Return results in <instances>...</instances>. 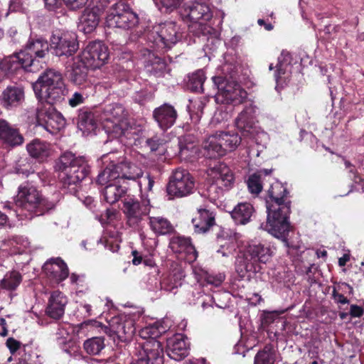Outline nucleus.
Instances as JSON below:
<instances>
[{
	"mask_svg": "<svg viewBox=\"0 0 364 364\" xmlns=\"http://www.w3.org/2000/svg\"><path fill=\"white\" fill-rule=\"evenodd\" d=\"M272 257L269 247L260 242H250L240 247L235 260V269L240 277H250L259 272L260 264L267 263Z\"/></svg>",
	"mask_w": 364,
	"mask_h": 364,
	"instance_id": "nucleus-4",
	"label": "nucleus"
},
{
	"mask_svg": "<svg viewBox=\"0 0 364 364\" xmlns=\"http://www.w3.org/2000/svg\"><path fill=\"white\" fill-rule=\"evenodd\" d=\"M108 58V47H85L77 55V58L91 69L100 68Z\"/></svg>",
	"mask_w": 364,
	"mask_h": 364,
	"instance_id": "nucleus-18",
	"label": "nucleus"
},
{
	"mask_svg": "<svg viewBox=\"0 0 364 364\" xmlns=\"http://www.w3.org/2000/svg\"><path fill=\"white\" fill-rule=\"evenodd\" d=\"M168 141V136L162 134L161 136L156 135L152 138L146 140V144L149 146L151 151H159V154H164L166 151V144Z\"/></svg>",
	"mask_w": 364,
	"mask_h": 364,
	"instance_id": "nucleus-45",
	"label": "nucleus"
},
{
	"mask_svg": "<svg viewBox=\"0 0 364 364\" xmlns=\"http://www.w3.org/2000/svg\"><path fill=\"white\" fill-rule=\"evenodd\" d=\"M90 67L77 58L70 73L69 79L71 82L77 86L84 85L87 81V73Z\"/></svg>",
	"mask_w": 364,
	"mask_h": 364,
	"instance_id": "nucleus-35",
	"label": "nucleus"
},
{
	"mask_svg": "<svg viewBox=\"0 0 364 364\" xmlns=\"http://www.w3.org/2000/svg\"><path fill=\"white\" fill-rule=\"evenodd\" d=\"M114 154H108L103 156V160H111L110 164L99 173L97 182L106 183L108 181H112L121 179H127L134 181L142 176L141 169L126 159L122 160L120 162L115 163L113 160Z\"/></svg>",
	"mask_w": 364,
	"mask_h": 364,
	"instance_id": "nucleus-8",
	"label": "nucleus"
},
{
	"mask_svg": "<svg viewBox=\"0 0 364 364\" xmlns=\"http://www.w3.org/2000/svg\"><path fill=\"white\" fill-rule=\"evenodd\" d=\"M243 136L251 137L255 144L258 146H260L262 149L266 147V145L269 141L268 134L257 127H255L254 129H252V132L245 133V134H243Z\"/></svg>",
	"mask_w": 364,
	"mask_h": 364,
	"instance_id": "nucleus-47",
	"label": "nucleus"
},
{
	"mask_svg": "<svg viewBox=\"0 0 364 364\" xmlns=\"http://www.w3.org/2000/svg\"><path fill=\"white\" fill-rule=\"evenodd\" d=\"M332 296L334 301L340 304H346L349 303V300L341 293H339L336 288L333 289Z\"/></svg>",
	"mask_w": 364,
	"mask_h": 364,
	"instance_id": "nucleus-60",
	"label": "nucleus"
},
{
	"mask_svg": "<svg viewBox=\"0 0 364 364\" xmlns=\"http://www.w3.org/2000/svg\"><path fill=\"white\" fill-rule=\"evenodd\" d=\"M105 10L100 2L86 8L80 18L79 27L85 33H92L97 26L100 16Z\"/></svg>",
	"mask_w": 364,
	"mask_h": 364,
	"instance_id": "nucleus-19",
	"label": "nucleus"
},
{
	"mask_svg": "<svg viewBox=\"0 0 364 364\" xmlns=\"http://www.w3.org/2000/svg\"><path fill=\"white\" fill-rule=\"evenodd\" d=\"M204 104L200 100H195L188 107L190 117L194 123H198L203 114Z\"/></svg>",
	"mask_w": 364,
	"mask_h": 364,
	"instance_id": "nucleus-48",
	"label": "nucleus"
},
{
	"mask_svg": "<svg viewBox=\"0 0 364 364\" xmlns=\"http://www.w3.org/2000/svg\"><path fill=\"white\" fill-rule=\"evenodd\" d=\"M30 247L28 238L21 235H14L0 242V255H21L26 252Z\"/></svg>",
	"mask_w": 364,
	"mask_h": 364,
	"instance_id": "nucleus-22",
	"label": "nucleus"
},
{
	"mask_svg": "<svg viewBox=\"0 0 364 364\" xmlns=\"http://www.w3.org/2000/svg\"><path fill=\"white\" fill-rule=\"evenodd\" d=\"M6 346L11 352H14L19 348V343L14 338H9L6 341Z\"/></svg>",
	"mask_w": 364,
	"mask_h": 364,
	"instance_id": "nucleus-62",
	"label": "nucleus"
},
{
	"mask_svg": "<svg viewBox=\"0 0 364 364\" xmlns=\"http://www.w3.org/2000/svg\"><path fill=\"white\" fill-rule=\"evenodd\" d=\"M103 126L106 132L113 134L114 137L124 136L129 140L135 139V132L132 127L128 126L124 108L121 105L114 104L105 109Z\"/></svg>",
	"mask_w": 364,
	"mask_h": 364,
	"instance_id": "nucleus-11",
	"label": "nucleus"
},
{
	"mask_svg": "<svg viewBox=\"0 0 364 364\" xmlns=\"http://www.w3.org/2000/svg\"><path fill=\"white\" fill-rule=\"evenodd\" d=\"M139 21L138 15L127 4L119 1L109 9L105 23L109 28L130 29L137 26Z\"/></svg>",
	"mask_w": 364,
	"mask_h": 364,
	"instance_id": "nucleus-12",
	"label": "nucleus"
},
{
	"mask_svg": "<svg viewBox=\"0 0 364 364\" xmlns=\"http://www.w3.org/2000/svg\"><path fill=\"white\" fill-rule=\"evenodd\" d=\"M205 80V73L203 70H198L189 77V87L196 92L203 91V83Z\"/></svg>",
	"mask_w": 364,
	"mask_h": 364,
	"instance_id": "nucleus-46",
	"label": "nucleus"
},
{
	"mask_svg": "<svg viewBox=\"0 0 364 364\" xmlns=\"http://www.w3.org/2000/svg\"><path fill=\"white\" fill-rule=\"evenodd\" d=\"M23 0H10L9 9L12 11H16L21 9Z\"/></svg>",
	"mask_w": 364,
	"mask_h": 364,
	"instance_id": "nucleus-63",
	"label": "nucleus"
},
{
	"mask_svg": "<svg viewBox=\"0 0 364 364\" xmlns=\"http://www.w3.org/2000/svg\"><path fill=\"white\" fill-rule=\"evenodd\" d=\"M65 333V331L63 330H59L58 334L61 335V337H58L57 341L58 343V345L60 346L62 350L71 355L72 351L70 350V346L73 345V343L71 342V339L68 335H67L66 337H64V334Z\"/></svg>",
	"mask_w": 364,
	"mask_h": 364,
	"instance_id": "nucleus-52",
	"label": "nucleus"
},
{
	"mask_svg": "<svg viewBox=\"0 0 364 364\" xmlns=\"http://www.w3.org/2000/svg\"><path fill=\"white\" fill-rule=\"evenodd\" d=\"M364 314L363 309L358 305L352 304L350 309V315L353 318H360Z\"/></svg>",
	"mask_w": 364,
	"mask_h": 364,
	"instance_id": "nucleus-61",
	"label": "nucleus"
},
{
	"mask_svg": "<svg viewBox=\"0 0 364 364\" xmlns=\"http://www.w3.org/2000/svg\"><path fill=\"white\" fill-rule=\"evenodd\" d=\"M99 242L102 243L105 247L112 252H116L119 249V245L117 241H114L112 239H100Z\"/></svg>",
	"mask_w": 364,
	"mask_h": 364,
	"instance_id": "nucleus-56",
	"label": "nucleus"
},
{
	"mask_svg": "<svg viewBox=\"0 0 364 364\" xmlns=\"http://www.w3.org/2000/svg\"><path fill=\"white\" fill-rule=\"evenodd\" d=\"M182 34L178 32L176 25L173 22H166L154 27L146 34L149 43L153 46H171L180 41Z\"/></svg>",
	"mask_w": 364,
	"mask_h": 364,
	"instance_id": "nucleus-16",
	"label": "nucleus"
},
{
	"mask_svg": "<svg viewBox=\"0 0 364 364\" xmlns=\"http://www.w3.org/2000/svg\"><path fill=\"white\" fill-rule=\"evenodd\" d=\"M22 281L21 274L17 271L7 272L0 282V289L8 291H15Z\"/></svg>",
	"mask_w": 364,
	"mask_h": 364,
	"instance_id": "nucleus-40",
	"label": "nucleus"
},
{
	"mask_svg": "<svg viewBox=\"0 0 364 364\" xmlns=\"http://www.w3.org/2000/svg\"><path fill=\"white\" fill-rule=\"evenodd\" d=\"M210 185L207 188L211 200L219 198L225 191L231 189L235 184V175L230 168L224 163L218 162L208 170Z\"/></svg>",
	"mask_w": 364,
	"mask_h": 364,
	"instance_id": "nucleus-9",
	"label": "nucleus"
},
{
	"mask_svg": "<svg viewBox=\"0 0 364 364\" xmlns=\"http://www.w3.org/2000/svg\"><path fill=\"white\" fill-rule=\"evenodd\" d=\"M85 97L80 92H75L72 97L69 99V105L72 107H77L84 102Z\"/></svg>",
	"mask_w": 364,
	"mask_h": 364,
	"instance_id": "nucleus-58",
	"label": "nucleus"
},
{
	"mask_svg": "<svg viewBox=\"0 0 364 364\" xmlns=\"http://www.w3.org/2000/svg\"><path fill=\"white\" fill-rule=\"evenodd\" d=\"M43 269L48 278L57 284L64 281L69 275L66 263L60 257L48 259L43 266Z\"/></svg>",
	"mask_w": 364,
	"mask_h": 364,
	"instance_id": "nucleus-21",
	"label": "nucleus"
},
{
	"mask_svg": "<svg viewBox=\"0 0 364 364\" xmlns=\"http://www.w3.org/2000/svg\"><path fill=\"white\" fill-rule=\"evenodd\" d=\"M178 146L180 155L181 157H191L193 154L196 152V146L191 136H184L178 139Z\"/></svg>",
	"mask_w": 364,
	"mask_h": 364,
	"instance_id": "nucleus-43",
	"label": "nucleus"
},
{
	"mask_svg": "<svg viewBox=\"0 0 364 364\" xmlns=\"http://www.w3.org/2000/svg\"><path fill=\"white\" fill-rule=\"evenodd\" d=\"M257 107L252 102H245L244 108L235 119V125L242 134L252 131L255 126Z\"/></svg>",
	"mask_w": 364,
	"mask_h": 364,
	"instance_id": "nucleus-20",
	"label": "nucleus"
},
{
	"mask_svg": "<svg viewBox=\"0 0 364 364\" xmlns=\"http://www.w3.org/2000/svg\"><path fill=\"white\" fill-rule=\"evenodd\" d=\"M55 103L41 102L36 111L37 124L51 134H55L65 126V119L53 107Z\"/></svg>",
	"mask_w": 364,
	"mask_h": 364,
	"instance_id": "nucleus-13",
	"label": "nucleus"
},
{
	"mask_svg": "<svg viewBox=\"0 0 364 364\" xmlns=\"http://www.w3.org/2000/svg\"><path fill=\"white\" fill-rule=\"evenodd\" d=\"M107 321L108 326L105 327V332L109 336L116 335L121 341H128L135 333L134 320L127 315L119 314Z\"/></svg>",
	"mask_w": 364,
	"mask_h": 364,
	"instance_id": "nucleus-17",
	"label": "nucleus"
},
{
	"mask_svg": "<svg viewBox=\"0 0 364 364\" xmlns=\"http://www.w3.org/2000/svg\"><path fill=\"white\" fill-rule=\"evenodd\" d=\"M154 184V180L149 174H147L146 176L143 177L142 179L139 182V186L141 193H143L144 191H151Z\"/></svg>",
	"mask_w": 364,
	"mask_h": 364,
	"instance_id": "nucleus-53",
	"label": "nucleus"
},
{
	"mask_svg": "<svg viewBox=\"0 0 364 364\" xmlns=\"http://www.w3.org/2000/svg\"><path fill=\"white\" fill-rule=\"evenodd\" d=\"M149 225L156 234L165 235L171 232L173 228L170 222L163 217H150Z\"/></svg>",
	"mask_w": 364,
	"mask_h": 364,
	"instance_id": "nucleus-41",
	"label": "nucleus"
},
{
	"mask_svg": "<svg viewBox=\"0 0 364 364\" xmlns=\"http://www.w3.org/2000/svg\"><path fill=\"white\" fill-rule=\"evenodd\" d=\"M185 274L178 265L172 266L170 271L164 274L160 282L161 289L175 294L174 290L181 286Z\"/></svg>",
	"mask_w": 364,
	"mask_h": 364,
	"instance_id": "nucleus-28",
	"label": "nucleus"
},
{
	"mask_svg": "<svg viewBox=\"0 0 364 364\" xmlns=\"http://www.w3.org/2000/svg\"><path fill=\"white\" fill-rule=\"evenodd\" d=\"M292 62L293 58L290 53L287 50H283L278 58V63L276 65L277 70L274 73L277 87L287 84L291 74Z\"/></svg>",
	"mask_w": 364,
	"mask_h": 364,
	"instance_id": "nucleus-26",
	"label": "nucleus"
},
{
	"mask_svg": "<svg viewBox=\"0 0 364 364\" xmlns=\"http://www.w3.org/2000/svg\"><path fill=\"white\" fill-rule=\"evenodd\" d=\"M274 361L275 351L272 346L267 345L256 354L254 364H274Z\"/></svg>",
	"mask_w": 364,
	"mask_h": 364,
	"instance_id": "nucleus-42",
	"label": "nucleus"
},
{
	"mask_svg": "<svg viewBox=\"0 0 364 364\" xmlns=\"http://www.w3.org/2000/svg\"><path fill=\"white\" fill-rule=\"evenodd\" d=\"M27 151L31 156L43 161L51 153L50 144L39 139H34L27 146Z\"/></svg>",
	"mask_w": 364,
	"mask_h": 364,
	"instance_id": "nucleus-36",
	"label": "nucleus"
},
{
	"mask_svg": "<svg viewBox=\"0 0 364 364\" xmlns=\"http://www.w3.org/2000/svg\"><path fill=\"white\" fill-rule=\"evenodd\" d=\"M237 67L232 63H225L217 70V75L213 77V81L218 89L215 102L218 104L229 105L233 107L245 103L247 93L235 80Z\"/></svg>",
	"mask_w": 364,
	"mask_h": 364,
	"instance_id": "nucleus-2",
	"label": "nucleus"
},
{
	"mask_svg": "<svg viewBox=\"0 0 364 364\" xmlns=\"http://www.w3.org/2000/svg\"><path fill=\"white\" fill-rule=\"evenodd\" d=\"M196 233H205L215 223L213 213L205 208H199L196 215L192 219Z\"/></svg>",
	"mask_w": 364,
	"mask_h": 364,
	"instance_id": "nucleus-32",
	"label": "nucleus"
},
{
	"mask_svg": "<svg viewBox=\"0 0 364 364\" xmlns=\"http://www.w3.org/2000/svg\"><path fill=\"white\" fill-rule=\"evenodd\" d=\"M230 111H224L223 109V107L221 106L215 111L213 120V122L220 123L223 121H227L230 117Z\"/></svg>",
	"mask_w": 364,
	"mask_h": 364,
	"instance_id": "nucleus-54",
	"label": "nucleus"
},
{
	"mask_svg": "<svg viewBox=\"0 0 364 364\" xmlns=\"http://www.w3.org/2000/svg\"><path fill=\"white\" fill-rule=\"evenodd\" d=\"M241 141V136L235 131H218L204 141L203 147L208 152L207 156L214 158L235 151Z\"/></svg>",
	"mask_w": 364,
	"mask_h": 364,
	"instance_id": "nucleus-10",
	"label": "nucleus"
},
{
	"mask_svg": "<svg viewBox=\"0 0 364 364\" xmlns=\"http://www.w3.org/2000/svg\"><path fill=\"white\" fill-rule=\"evenodd\" d=\"M193 273L198 282L203 284V280L205 279L208 272L200 266L195 265L193 267Z\"/></svg>",
	"mask_w": 364,
	"mask_h": 364,
	"instance_id": "nucleus-55",
	"label": "nucleus"
},
{
	"mask_svg": "<svg viewBox=\"0 0 364 364\" xmlns=\"http://www.w3.org/2000/svg\"><path fill=\"white\" fill-rule=\"evenodd\" d=\"M119 180L108 181L106 183H97L105 186L102 196L107 203L114 204L117 202L127 192V188L119 184Z\"/></svg>",
	"mask_w": 364,
	"mask_h": 364,
	"instance_id": "nucleus-33",
	"label": "nucleus"
},
{
	"mask_svg": "<svg viewBox=\"0 0 364 364\" xmlns=\"http://www.w3.org/2000/svg\"><path fill=\"white\" fill-rule=\"evenodd\" d=\"M169 247L176 253L186 254V259L189 262L194 261L197 258V252L189 237L173 236L170 240Z\"/></svg>",
	"mask_w": 364,
	"mask_h": 364,
	"instance_id": "nucleus-30",
	"label": "nucleus"
},
{
	"mask_svg": "<svg viewBox=\"0 0 364 364\" xmlns=\"http://www.w3.org/2000/svg\"><path fill=\"white\" fill-rule=\"evenodd\" d=\"M77 127L83 135H88L95 130L97 124L91 112H82L78 115Z\"/></svg>",
	"mask_w": 364,
	"mask_h": 364,
	"instance_id": "nucleus-37",
	"label": "nucleus"
},
{
	"mask_svg": "<svg viewBox=\"0 0 364 364\" xmlns=\"http://www.w3.org/2000/svg\"><path fill=\"white\" fill-rule=\"evenodd\" d=\"M122 213L130 227L136 228L147 215L151 209L149 199L141 197V201L132 196H127L122 200Z\"/></svg>",
	"mask_w": 364,
	"mask_h": 364,
	"instance_id": "nucleus-14",
	"label": "nucleus"
},
{
	"mask_svg": "<svg viewBox=\"0 0 364 364\" xmlns=\"http://www.w3.org/2000/svg\"><path fill=\"white\" fill-rule=\"evenodd\" d=\"M183 15L190 21L199 23L209 21L213 16L210 7L205 3L198 1L186 4Z\"/></svg>",
	"mask_w": 364,
	"mask_h": 364,
	"instance_id": "nucleus-24",
	"label": "nucleus"
},
{
	"mask_svg": "<svg viewBox=\"0 0 364 364\" xmlns=\"http://www.w3.org/2000/svg\"><path fill=\"white\" fill-rule=\"evenodd\" d=\"M286 310L264 311L262 316V323L264 326H269L279 318V316L284 314Z\"/></svg>",
	"mask_w": 364,
	"mask_h": 364,
	"instance_id": "nucleus-51",
	"label": "nucleus"
},
{
	"mask_svg": "<svg viewBox=\"0 0 364 364\" xmlns=\"http://www.w3.org/2000/svg\"><path fill=\"white\" fill-rule=\"evenodd\" d=\"M24 100V90L20 86H8L0 95L1 104L8 109L21 105Z\"/></svg>",
	"mask_w": 364,
	"mask_h": 364,
	"instance_id": "nucleus-25",
	"label": "nucleus"
},
{
	"mask_svg": "<svg viewBox=\"0 0 364 364\" xmlns=\"http://www.w3.org/2000/svg\"><path fill=\"white\" fill-rule=\"evenodd\" d=\"M247 187L252 193H259L262 189L260 176L257 174L250 176L247 181Z\"/></svg>",
	"mask_w": 364,
	"mask_h": 364,
	"instance_id": "nucleus-49",
	"label": "nucleus"
},
{
	"mask_svg": "<svg viewBox=\"0 0 364 364\" xmlns=\"http://www.w3.org/2000/svg\"><path fill=\"white\" fill-rule=\"evenodd\" d=\"M67 304L68 298L62 292L54 291L48 299L46 312L50 318L59 319L63 316Z\"/></svg>",
	"mask_w": 364,
	"mask_h": 364,
	"instance_id": "nucleus-29",
	"label": "nucleus"
},
{
	"mask_svg": "<svg viewBox=\"0 0 364 364\" xmlns=\"http://www.w3.org/2000/svg\"><path fill=\"white\" fill-rule=\"evenodd\" d=\"M287 191L284 186L279 182H274L268 190L269 199L267 200V218L266 224H262L261 228L281 239L288 246L287 235L290 228L288 216L290 213L289 202H284V197Z\"/></svg>",
	"mask_w": 364,
	"mask_h": 364,
	"instance_id": "nucleus-1",
	"label": "nucleus"
},
{
	"mask_svg": "<svg viewBox=\"0 0 364 364\" xmlns=\"http://www.w3.org/2000/svg\"><path fill=\"white\" fill-rule=\"evenodd\" d=\"M50 46H78L77 36L74 33H53L50 38Z\"/></svg>",
	"mask_w": 364,
	"mask_h": 364,
	"instance_id": "nucleus-38",
	"label": "nucleus"
},
{
	"mask_svg": "<svg viewBox=\"0 0 364 364\" xmlns=\"http://www.w3.org/2000/svg\"><path fill=\"white\" fill-rule=\"evenodd\" d=\"M153 117L159 127L166 130L175 124L177 112L173 106L164 104L154 110Z\"/></svg>",
	"mask_w": 364,
	"mask_h": 364,
	"instance_id": "nucleus-27",
	"label": "nucleus"
},
{
	"mask_svg": "<svg viewBox=\"0 0 364 364\" xmlns=\"http://www.w3.org/2000/svg\"><path fill=\"white\" fill-rule=\"evenodd\" d=\"M105 346V339L102 337H93L84 343L85 351L90 355H98Z\"/></svg>",
	"mask_w": 364,
	"mask_h": 364,
	"instance_id": "nucleus-44",
	"label": "nucleus"
},
{
	"mask_svg": "<svg viewBox=\"0 0 364 364\" xmlns=\"http://www.w3.org/2000/svg\"><path fill=\"white\" fill-rule=\"evenodd\" d=\"M67 7L72 10H77L82 8L88 0H63Z\"/></svg>",
	"mask_w": 364,
	"mask_h": 364,
	"instance_id": "nucleus-57",
	"label": "nucleus"
},
{
	"mask_svg": "<svg viewBox=\"0 0 364 364\" xmlns=\"http://www.w3.org/2000/svg\"><path fill=\"white\" fill-rule=\"evenodd\" d=\"M43 202L42 196L37 188L29 183L21 184L15 199L17 209L14 213L18 220L31 219L41 214L38 210Z\"/></svg>",
	"mask_w": 364,
	"mask_h": 364,
	"instance_id": "nucleus-7",
	"label": "nucleus"
},
{
	"mask_svg": "<svg viewBox=\"0 0 364 364\" xmlns=\"http://www.w3.org/2000/svg\"><path fill=\"white\" fill-rule=\"evenodd\" d=\"M23 138L18 130L6 122L0 120V141L6 146L14 147L23 143Z\"/></svg>",
	"mask_w": 364,
	"mask_h": 364,
	"instance_id": "nucleus-31",
	"label": "nucleus"
},
{
	"mask_svg": "<svg viewBox=\"0 0 364 364\" xmlns=\"http://www.w3.org/2000/svg\"><path fill=\"white\" fill-rule=\"evenodd\" d=\"M194 188L193 177L187 170L178 168L175 169L169 177L166 189L168 196L182 198L191 194Z\"/></svg>",
	"mask_w": 364,
	"mask_h": 364,
	"instance_id": "nucleus-15",
	"label": "nucleus"
},
{
	"mask_svg": "<svg viewBox=\"0 0 364 364\" xmlns=\"http://www.w3.org/2000/svg\"><path fill=\"white\" fill-rule=\"evenodd\" d=\"M76 52L75 47H25L16 58L26 71L36 73L44 67L50 53L64 60H74Z\"/></svg>",
	"mask_w": 364,
	"mask_h": 364,
	"instance_id": "nucleus-3",
	"label": "nucleus"
},
{
	"mask_svg": "<svg viewBox=\"0 0 364 364\" xmlns=\"http://www.w3.org/2000/svg\"><path fill=\"white\" fill-rule=\"evenodd\" d=\"M167 355L171 359L179 361L188 355V345L186 337L176 333L167 339Z\"/></svg>",
	"mask_w": 364,
	"mask_h": 364,
	"instance_id": "nucleus-23",
	"label": "nucleus"
},
{
	"mask_svg": "<svg viewBox=\"0 0 364 364\" xmlns=\"http://www.w3.org/2000/svg\"><path fill=\"white\" fill-rule=\"evenodd\" d=\"M225 232L218 238V242L220 245V248L217 250L218 253H221L223 257H229L232 255L235 251L237 245V237L234 235H230L228 239H225Z\"/></svg>",
	"mask_w": 364,
	"mask_h": 364,
	"instance_id": "nucleus-39",
	"label": "nucleus"
},
{
	"mask_svg": "<svg viewBox=\"0 0 364 364\" xmlns=\"http://www.w3.org/2000/svg\"><path fill=\"white\" fill-rule=\"evenodd\" d=\"M225 279V274L223 273L218 274H209L208 273L205 279L203 280V284H201L203 286L205 285H211L215 287H218L220 286L223 282Z\"/></svg>",
	"mask_w": 364,
	"mask_h": 364,
	"instance_id": "nucleus-50",
	"label": "nucleus"
},
{
	"mask_svg": "<svg viewBox=\"0 0 364 364\" xmlns=\"http://www.w3.org/2000/svg\"><path fill=\"white\" fill-rule=\"evenodd\" d=\"M6 226L11 228V225L9 223L7 215L0 211V228Z\"/></svg>",
	"mask_w": 364,
	"mask_h": 364,
	"instance_id": "nucleus-64",
	"label": "nucleus"
},
{
	"mask_svg": "<svg viewBox=\"0 0 364 364\" xmlns=\"http://www.w3.org/2000/svg\"><path fill=\"white\" fill-rule=\"evenodd\" d=\"M183 0H160L164 7L169 11H173L178 8Z\"/></svg>",
	"mask_w": 364,
	"mask_h": 364,
	"instance_id": "nucleus-59",
	"label": "nucleus"
},
{
	"mask_svg": "<svg viewBox=\"0 0 364 364\" xmlns=\"http://www.w3.org/2000/svg\"><path fill=\"white\" fill-rule=\"evenodd\" d=\"M253 206L247 202L238 203L230 212L231 217L237 225L247 224L253 215Z\"/></svg>",
	"mask_w": 364,
	"mask_h": 364,
	"instance_id": "nucleus-34",
	"label": "nucleus"
},
{
	"mask_svg": "<svg viewBox=\"0 0 364 364\" xmlns=\"http://www.w3.org/2000/svg\"><path fill=\"white\" fill-rule=\"evenodd\" d=\"M35 95L41 102L58 103L64 99L65 85L60 72L47 69L32 84Z\"/></svg>",
	"mask_w": 364,
	"mask_h": 364,
	"instance_id": "nucleus-5",
	"label": "nucleus"
},
{
	"mask_svg": "<svg viewBox=\"0 0 364 364\" xmlns=\"http://www.w3.org/2000/svg\"><path fill=\"white\" fill-rule=\"evenodd\" d=\"M55 170L64 188L77 186L89 173L90 167L83 156L76 157L72 152L63 153L55 164Z\"/></svg>",
	"mask_w": 364,
	"mask_h": 364,
	"instance_id": "nucleus-6",
	"label": "nucleus"
}]
</instances>
